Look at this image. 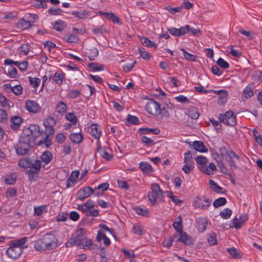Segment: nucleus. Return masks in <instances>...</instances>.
<instances>
[{"label":"nucleus","mask_w":262,"mask_h":262,"mask_svg":"<svg viewBox=\"0 0 262 262\" xmlns=\"http://www.w3.org/2000/svg\"><path fill=\"white\" fill-rule=\"evenodd\" d=\"M58 239L51 233L45 234L41 238L34 242V247L36 251L45 252L55 249L58 245Z\"/></svg>","instance_id":"nucleus-1"},{"label":"nucleus","mask_w":262,"mask_h":262,"mask_svg":"<svg viewBox=\"0 0 262 262\" xmlns=\"http://www.w3.org/2000/svg\"><path fill=\"white\" fill-rule=\"evenodd\" d=\"M145 108L148 114L160 117V118H168L169 116L168 110L164 106L161 108L160 104L152 99L146 103Z\"/></svg>","instance_id":"nucleus-2"},{"label":"nucleus","mask_w":262,"mask_h":262,"mask_svg":"<svg viewBox=\"0 0 262 262\" xmlns=\"http://www.w3.org/2000/svg\"><path fill=\"white\" fill-rule=\"evenodd\" d=\"M56 124L55 120L52 117H48L43 122V125L46 127V131L43 134L45 136L44 140H40L38 142V145L41 146L44 144L47 147L51 145V140L54 133L53 126Z\"/></svg>","instance_id":"nucleus-3"},{"label":"nucleus","mask_w":262,"mask_h":262,"mask_svg":"<svg viewBox=\"0 0 262 262\" xmlns=\"http://www.w3.org/2000/svg\"><path fill=\"white\" fill-rule=\"evenodd\" d=\"M95 202L92 200H89L81 205L78 206V209L81 210L87 216L96 217L99 214L98 210L95 209Z\"/></svg>","instance_id":"nucleus-4"},{"label":"nucleus","mask_w":262,"mask_h":262,"mask_svg":"<svg viewBox=\"0 0 262 262\" xmlns=\"http://www.w3.org/2000/svg\"><path fill=\"white\" fill-rule=\"evenodd\" d=\"M151 189V191L148 193V197L149 201L152 205L156 203L157 200L162 201L163 200L164 197L163 192L158 184H152Z\"/></svg>","instance_id":"nucleus-5"},{"label":"nucleus","mask_w":262,"mask_h":262,"mask_svg":"<svg viewBox=\"0 0 262 262\" xmlns=\"http://www.w3.org/2000/svg\"><path fill=\"white\" fill-rule=\"evenodd\" d=\"M85 230L83 228L77 230L75 234L72 235L70 240L67 243V247L72 246L73 244L81 247V242L85 238Z\"/></svg>","instance_id":"nucleus-6"},{"label":"nucleus","mask_w":262,"mask_h":262,"mask_svg":"<svg viewBox=\"0 0 262 262\" xmlns=\"http://www.w3.org/2000/svg\"><path fill=\"white\" fill-rule=\"evenodd\" d=\"M219 120L221 122L231 126H234L236 124V116L232 111H227L224 114H220Z\"/></svg>","instance_id":"nucleus-7"},{"label":"nucleus","mask_w":262,"mask_h":262,"mask_svg":"<svg viewBox=\"0 0 262 262\" xmlns=\"http://www.w3.org/2000/svg\"><path fill=\"white\" fill-rule=\"evenodd\" d=\"M222 154L223 156H226L225 158L229 163L231 170H235L237 167L235 164L234 159L239 160V156L232 150H227L225 152H222Z\"/></svg>","instance_id":"nucleus-8"},{"label":"nucleus","mask_w":262,"mask_h":262,"mask_svg":"<svg viewBox=\"0 0 262 262\" xmlns=\"http://www.w3.org/2000/svg\"><path fill=\"white\" fill-rule=\"evenodd\" d=\"M10 247L6 251L7 255L12 258L16 259L18 258L23 252L21 248L17 246H14L10 244Z\"/></svg>","instance_id":"nucleus-9"},{"label":"nucleus","mask_w":262,"mask_h":262,"mask_svg":"<svg viewBox=\"0 0 262 262\" xmlns=\"http://www.w3.org/2000/svg\"><path fill=\"white\" fill-rule=\"evenodd\" d=\"M210 203L211 202L205 197H198L195 200L194 206L195 208L206 209L210 205Z\"/></svg>","instance_id":"nucleus-10"},{"label":"nucleus","mask_w":262,"mask_h":262,"mask_svg":"<svg viewBox=\"0 0 262 262\" xmlns=\"http://www.w3.org/2000/svg\"><path fill=\"white\" fill-rule=\"evenodd\" d=\"M26 108L28 112L33 113H38L41 108L39 105L36 101L32 100L26 101Z\"/></svg>","instance_id":"nucleus-11"},{"label":"nucleus","mask_w":262,"mask_h":262,"mask_svg":"<svg viewBox=\"0 0 262 262\" xmlns=\"http://www.w3.org/2000/svg\"><path fill=\"white\" fill-rule=\"evenodd\" d=\"M94 191L90 187H85L78 192V199L81 201H83L84 199L89 197Z\"/></svg>","instance_id":"nucleus-12"},{"label":"nucleus","mask_w":262,"mask_h":262,"mask_svg":"<svg viewBox=\"0 0 262 262\" xmlns=\"http://www.w3.org/2000/svg\"><path fill=\"white\" fill-rule=\"evenodd\" d=\"M247 219L248 217L246 214L239 215V219L235 217L231 221V225L230 227H235L236 229H240Z\"/></svg>","instance_id":"nucleus-13"},{"label":"nucleus","mask_w":262,"mask_h":262,"mask_svg":"<svg viewBox=\"0 0 262 262\" xmlns=\"http://www.w3.org/2000/svg\"><path fill=\"white\" fill-rule=\"evenodd\" d=\"M90 134L97 140V147H101L99 139L101 135V132L99 127L96 124H93L90 126Z\"/></svg>","instance_id":"nucleus-14"},{"label":"nucleus","mask_w":262,"mask_h":262,"mask_svg":"<svg viewBox=\"0 0 262 262\" xmlns=\"http://www.w3.org/2000/svg\"><path fill=\"white\" fill-rule=\"evenodd\" d=\"M96 154L106 160H110L113 157V150L111 148H97Z\"/></svg>","instance_id":"nucleus-15"},{"label":"nucleus","mask_w":262,"mask_h":262,"mask_svg":"<svg viewBox=\"0 0 262 262\" xmlns=\"http://www.w3.org/2000/svg\"><path fill=\"white\" fill-rule=\"evenodd\" d=\"M189 28V25H185L184 27H182L179 29L175 28H168L167 31L169 33L174 36L180 37L183 36L185 34V31L187 30V28Z\"/></svg>","instance_id":"nucleus-16"},{"label":"nucleus","mask_w":262,"mask_h":262,"mask_svg":"<svg viewBox=\"0 0 262 262\" xmlns=\"http://www.w3.org/2000/svg\"><path fill=\"white\" fill-rule=\"evenodd\" d=\"M23 119L21 117L18 116H14L10 118V127L13 130L18 129L21 124L22 123Z\"/></svg>","instance_id":"nucleus-17"},{"label":"nucleus","mask_w":262,"mask_h":262,"mask_svg":"<svg viewBox=\"0 0 262 262\" xmlns=\"http://www.w3.org/2000/svg\"><path fill=\"white\" fill-rule=\"evenodd\" d=\"M79 175V171L78 170L73 171L71 174L70 177L66 181L67 187H70L73 186L76 183Z\"/></svg>","instance_id":"nucleus-18"},{"label":"nucleus","mask_w":262,"mask_h":262,"mask_svg":"<svg viewBox=\"0 0 262 262\" xmlns=\"http://www.w3.org/2000/svg\"><path fill=\"white\" fill-rule=\"evenodd\" d=\"M29 128L33 136L37 137L38 136H41L42 138V140H44V138H45V136H43V134L45 132L40 131L38 125L35 124L30 125Z\"/></svg>","instance_id":"nucleus-19"},{"label":"nucleus","mask_w":262,"mask_h":262,"mask_svg":"<svg viewBox=\"0 0 262 262\" xmlns=\"http://www.w3.org/2000/svg\"><path fill=\"white\" fill-rule=\"evenodd\" d=\"M180 237L177 240L184 243L185 245H190L192 243V238L190 235H188L186 232H182L179 233Z\"/></svg>","instance_id":"nucleus-20"},{"label":"nucleus","mask_w":262,"mask_h":262,"mask_svg":"<svg viewBox=\"0 0 262 262\" xmlns=\"http://www.w3.org/2000/svg\"><path fill=\"white\" fill-rule=\"evenodd\" d=\"M4 86L6 89H10L16 95L21 94L23 92V88L20 85H16L12 86L10 83H8L5 84Z\"/></svg>","instance_id":"nucleus-21"},{"label":"nucleus","mask_w":262,"mask_h":262,"mask_svg":"<svg viewBox=\"0 0 262 262\" xmlns=\"http://www.w3.org/2000/svg\"><path fill=\"white\" fill-rule=\"evenodd\" d=\"M41 162H43L45 164H48L50 162L53 158L51 152L48 150L44 151L40 157Z\"/></svg>","instance_id":"nucleus-22"},{"label":"nucleus","mask_w":262,"mask_h":262,"mask_svg":"<svg viewBox=\"0 0 262 262\" xmlns=\"http://www.w3.org/2000/svg\"><path fill=\"white\" fill-rule=\"evenodd\" d=\"M140 134L144 135V134H152L154 135H158L160 130L159 128H140L139 130Z\"/></svg>","instance_id":"nucleus-23"},{"label":"nucleus","mask_w":262,"mask_h":262,"mask_svg":"<svg viewBox=\"0 0 262 262\" xmlns=\"http://www.w3.org/2000/svg\"><path fill=\"white\" fill-rule=\"evenodd\" d=\"M177 220V221L173 222L172 226L178 232L180 233L183 232L182 218L181 215H179Z\"/></svg>","instance_id":"nucleus-24"},{"label":"nucleus","mask_w":262,"mask_h":262,"mask_svg":"<svg viewBox=\"0 0 262 262\" xmlns=\"http://www.w3.org/2000/svg\"><path fill=\"white\" fill-rule=\"evenodd\" d=\"M139 168L143 173H149L154 171L152 166L146 162H141L139 165Z\"/></svg>","instance_id":"nucleus-25"},{"label":"nucleus","mask_w":262,"mask_h":262,"mask_svg":"<svg viewBox=\"0 0 262 262\" xmlns=\"http://www.w3.org/2000/svg\"><path fill=\"white\" fill-rule=\"evenodd\" d=\"M219 92L221 93L219 95L217 103L220 105H223L227 100V92L226 90H220Z\"/></svg>","instance_id":"nucleus-26"},{"label":"nucleus","mask_w":262,"mask_h":262,"mask_svg":"<svg viewBox=\"0 0 262 262\" xmlns=\"http://www.w3.org/2000/svg\"><path fill=\"white\" fill-rule=\"evenodd\" d=\"M186 114L193 119H197L200 116L198 109L194 107H190Z\"/></svg>","instance_id":"nucleus-27"},{"label":"nucleus","mask_w":262,"mask_h":262,"mask_svg":"<svg viewBox=\"0 0 262 262\" xmlns=\"http://www.w3.org/2000/svg\"><path fill=\"white\" fill-rule=\"evenodd\" d=\"M141 41L144 46L154 49H156L157 47V45L155 42L151 41L146 37L142 38L141 39Z\"/></svg>","instance_id":"nucleus-28"},{"label":"nucleus","mask_w":262,"mask_h":262,"mask_svg":"<svg viewBox=\"0 0 262 262\" xmlns=\"http://www.w3.org/2000/svg\"><path fill=\"white\" fill-rule=\"evenodd\" d=\"M198 229L200 232H204L206 228V226L207 225V222L206 219L201 218L199 219L198 220Z\"/></svg>","instance_id":"nucleus-29"},{"label":"nucleus","mask_w":262,"mask_h":262,"mask_svg":"<svg viewBox=\"0 0 262 262\" xmlns=\"http://www.w3.org/2000/svg\"><path fill=\"white\" fill-rule=\"evenodd\" d=\"M133 230L134 233L139 236L144 234V227L139 223L133 226Z\"/></svg>","instance_id":"nucleus-30"},{"label":"nucleus","mask_w":262,"mask_h":262,"mask_svg":"<svg viewBox=\"0 0 262 262\" xmlns=\"http://www.w3.org/2000/svg\"><path fill=\"white\" fill-rule=\"evenodd\" d=\"M70 139L75 143H80L83 139V136L80 133H72L70 135Z\"/></svg>","instance_id":"nucleus-31"},{"label":"nucleus","mask_w":262,"mask_h":262,"mask_svg":"<svg viewBox=\"0 0 262 262\" xmlns=\"http://www.w3.org/2000/svg\"><path fill=\"white\" fill-rule=\"evenodd\" d=\"M18 165L24 168H28L31 167V161L30 158L21 159L19 160Z\"/></svg>","instance_id":"nucleus-32"},{"label":"nucleus","mask_w":262,"mask_h":262,"mask_svg":"<svg viewBox=\"0 0 262 262\" xmlns=\"http://www.w3.org/2000/svg\"><path fill=\"white\" fill-rule=\"evenodd\" d=\"M184 163L186 164H194L192 154L190 151H188L184 154Z\"/></svg>","instance_id":"nucleus-33"},{"label":"nucleus","mask_w":262,"mask_h":262,"mask_svg":"<svg viewBox=\"0 0 262 262\" xmlns=\"http://www.w3.org/2000/svg\"><path fill=\"white\" fill-rule=\"evenodd\" d=\"M226 149V148H220V153L214 152L213 150L212 151L213 157L214 159L217 162V163L221 161L222 157H226V156H223L222 154V152H224L223 150L225 151V152H226V151H227Z\"/></svg>","instance_id":"nucleus-34"},{"label":"nucleus","mask_w":262,"mask_h":262,"mask_svg":"<svg viewBox=\"0 0 262 262\" xmlns=\"http://www.w3.org/2000/svg\"><path fill=\"white\" fill-rule=\"evenodd\" d=\"M66 26L62 20H58L55 21L54 25V29L57 31L61 32L65 29Z\"/></svg>","instance_id":"nucleus-35"},{"label":"nucleus","mask_w":262,"mask_h":262,"mask_svg":"<svg viewBox=\"0 0 262 262\" xmlns=\"http://www.w3.org/2000/svg\"><path fill=\"white\" fill-rule=\"evenodd\" d=\"M27 239L28 238L27 237H24L20 239L11 242L10 244L13 245L14 246H15L19 247L23 249L22 245H23L27 242Z\"/></svg>","instance_id":"nucleus-36"},{"label":"nucleus","mask_w":262,"mask_h":262,"mask_svg":"<svg viewBox=\"0 0 262 262\" xmlns=\"http://www.w3.org/2000/svg\"><path fill=\"white\" fill-rule=\"evenodd\" d=\"M56 111L60 114L64 113L67 111V105L63 101L60 102L57 105Z\"/></svg>","instance_id":"nucleus-37"},{"label":"nucleus","mask_w":262,"mask_h":262,"mask_svg":"<svg viewBox=\"0 0 262 262\" xmlns=\"http://www.w3.org/2000/svg\"><path fill=\"white\" fill-rule=\"evenodd\" d=\"M253 95V93L251 90V89L247 86L244 90L243 93L242 95L243 100H245V99H247Z\"/></svg>","instance_id":"nucleus-38"},{"label":"nucleus","mask_w":262,"mask_h":262,"mask_svg":"<svg viewBox=\"0 0 262 262\" xmlns=\"http://www.w3.org/2000/svg\"><path fill=\"white\" fill-rule=\"evenodd\" d=\"M99 52L96 48L92 49L87 53L88 58L91 61L94 60L98 56Z\"/></svg>","instance_id":"nucleus-39"},{"label":"nucleus","mask_w":262,"mask_h":262,"mask_svg":"<svg viewBox=\"0 0 262 262\" xmlns=\"http://www.w3.org/2000/svg\"><path fill=\"white\" fill-rule=\"evenodd\" d=\"M185 142L187 145L192 146V147H206L204 143L200 141H194L193 142L186 140Z\"/></svg>","instance_id":"nucleus-40"},{"label":"nucleus","mask_w":262,"mask_h":262,"mask_svg":"<svg viewBox=\"0 0 262 262\" xmlns=\"http://www.w3.org/2000/svg\"><path fill=\"white\" fill-rule=\"evenodd\" d=\"M232 211L229 208H225L220 213V216L224 219H229L232 214Z\"/></svg>","instance_id":"nucleus-41"},{"label":"nucleus","mask_w":262,"mask_h":262,"mask_svg":"<svg viewBox=\"0 0 262 262\" xmlns=\"http://www.w3.org/2000/svg\"><path fill=\"white\" fill-rule=\"evenodd\" d=\"M72 14L80 19L86 18L88 17L89 15L88 13L85 11H75L72 12Z\"/></svg>","instance_id":"nucleus-42"},{"label":"nucleus","mask_w":262,"mask_h":262,"mask_svg":"<svg viewBox=\"0 0 262 262\" xmlns=\"http://www.w3.org/2000/svg\"><path fill=\"white\" fill-rule=\"evenodd\" d=\"M209 183L211 186L212 190L215 191L216 193H221L223 188L219 186L213 180H210Z\"/></svg>","instance_id":"nucleus-43"},{"label":"nucleus","mask_w":262,"mask_h":262,"mask_svg":"<svg viewBox=\"0 0 262 262\" xmlns=\"http://www.w3.org/2000/svg\"><path fill=\"white\" fill-rule=\"evenodd\" d=\"M227 201L225 198H220L214 201L213 206L215 208H218L225 205Z\"/></svg>","instance_id":"nucleus-44"},{"label":"nucleus","mask_w":262,"mask_h":262,"mask_svg":"<svg viewBox=\"0 0 262 262\" xmlns=\"http://www.w3.org/2000/svg\"><path fill=\"white\" fill-rule=\"evenodd\" d=\"M63 78L62 74L56 72L53 77V79L57 84L61 85L62 84Z\"/></svg>","instance_id":"nucleus-45"},{"label":"nucleus","mask_w":262,"mask_h":262,"mask_svg":"<svg viewBox=\"0 0 262 262\" xmlns=\"http://www.w3.org/2000/svg\"><path fill=\"white\" fill-rule=\"evenodd\" d=\"M88 67L95 71H102L104 69V66L102 64H99L97 62H92L88 64Z\"/></svg>","instance_id":"nucleus-46"},{"label":"nucleus","mask_w":262,"mask_h":262,"mask_svg":"<svg viewBox=\"0 0 262 262\" xmlns=\"http://www.w3.org/2000/svg\"><path fill=\"white\" fill-rule=\"evenodd\" d=\"M181 50L183 52L184 56L187 60L194 61L196 60L197 56L196 55L189 54L184 49H181Z\"/></svg>","instance_id":"nucleus-47"},{"label":"nucleus","mask_w":262,"mask_h":262,"mask_svg":"<svg viewBox=\"0 0 262 262\" xmlns=\"http://www.w3.org/2000/svg\"><path fill=\"white\" fill-rule=\"evenodd\" d=\"M8 120V115L6 111L0 108V122L6 123Z\"/></svg>","instance_id":"nucleus-48"},{"label":"nucleus","mask_w":262,"mask_h":262,"mask_svg":"<svg viewBox=\"0 0 262 262\" xmlns=\"http://www.w3.org/2000/svg\"><path fill=\"white\" fill-rule=\"evenodd\" d=\"M66 118L73 124H76L77 119L76 116L73 113H68L66 115Z\"/></svg>","instance_id":"nucleus-49"},{"label":"nucleus","mask_w":262,"mask_h":262,"mask_svg":"<svg viewBox=\"0 0 262 262\" xmlns=\"http://www.w3.org/2000/svg\"><path fill=\"white\" fill-rule=\"evenodd\" d=\"M136 63V61L135 60L130 59L128 63H127L126 64L123 66L124 70L127 72L130 71L134 68V66Z\"/></svg>","instance_id":"nucleus-50"},{"label":"nucleus","mask_w":262,"mask_h":262,"mask_svg":"<svg viewBox=\"0 0 262 262\" xmlns=\"http://www.w3.org/2000/svg\"><path fill=\"white\" fill-rule=\"evenodd\" d=\"M176 237V235H173L172 236L170 237L169 239H165L162 242L163 246L167 248L170 247Z\"/></svg>","instance_id":"nucleus-51"},{"label":"nucleus","mask_w":262,"mask_h":262,"mask_svg":"<svg viewBox=\"0 0 262 262\" xmlns=\"http://www.w3.org/2000/svg\"><path fill=\"white\" fill-rule=\"evenodd\" d=\"M227 251L233 258H239L241 257L240 254L234 248H228L227 249Z\"/></svg>","instance_id":"nucleus-52"},{"label":"nucleus","mask_w":262,"mask_h":262,"mask_svg":"<svg viewBox=\"0 0 262 262\" xmlns=\"http://www.w3.org/2000/svg\"><path fill=\"white\" fill-rule=\"evenodd\" d=\"M182 170L186 174H188L193 171L194 169V166L192 164H186L182 167Z\"/></svg>","instance_id":"nucleus-53"},{"label":"nucleus","mask_w":262,"mask_h":262,"mask_svg":"<svg viewBox=\"0 0 262 262\" xmlns=\"http://www.w3.org/2000/svg\"><path fill=\"white\" fill-rule=\"evenodd\" d=\"M216 63L221 68L224 69H226L229 67V63L222 58H219Z\"/></svg>","instance_id":"nucleus-54"},{"label":"nucleus","mask_w":262,"mask_h":262,"mask_svg":"<svg viewBox=\"0 0 262 262\" xmlns=\"http://www.w3.org/2000/svg\"><path fill=\"white\" fill-rule=\"evenodd\" d=\"M41 166V161L40 160H36L34 162L31 161V167L35 168V169L37 170L38 171H40Z\"/></svg>","instance_id":"nucleus-55"},{"label":"nucleus","mask_w":262,"mask_h":262,"mask_svg":"<svg viewBox=\"0 0 262 262\" xmlns=\"http://www.w3.org/2000/svg\"><path fill=\"white\" fill-rule=\"evenodd\" d=\"M127 121L129 123H131L133 124H138L140 122L139 119L136 116H132L130 115H128Z\"/></svg>","instance_id":"nucleus-56"},{"label":"nucleus","mask_w":262,"mask_h":262,"mask_svg":"<svg viewBox=\"0 0 262 262\" xmlns=\"http://www.w3.org/2000/svg\"><path fill=\"white\" fill-rule=\"evenodd\" d=\"M195 160L197 163L202 165V166H204L207 164V160L206 157L203 156H198L195 158Z\"/></svg>","instance_id":"nucleus-57"},{"label":"nucleus","mask_w":262,"mask_h":262,"mask_svg":"<svg viewBox=\"0 0 262 262\" xmlns=\"http://www.w3.org/2000/svg\"><path fill=\"white\" fill-rule=\"evenodd\" d=\"M207 241L210 245H214L217 244L216 235L214 233H211L207 238Z\"/></svg>","instance_id":"nucleus-58"},{"label":"nucleus","mask_w":262,"mask_h":262,"mask_svg":"<svg viewBox=\"0 0 262 262\" xmlns=\"http://www.w3.org/2000/svg\"><path fill=\"white\" fill-rule=\"evenodd\" d=\"M107 19L111 20L114 23L118 24H120L121 23L120 18L113 12H111Z\"/></svg>","instance_id":"nucleus-59"},{"label":"nucleus","mask_w":262,"mask_h":262,"mask_svg":"<svg viewBox=\"0 0 262 262\" xmlns=\"http://www.w3.org/2000/svg\"><path fill=\"white\" fill-rule=\"evenodd\" d=\"M80 91L77 90H70L68 95L69 98L71 99H74L78 97L80 94Z\"/></svg>","instance_id":"nucleus-60"},{"label":"nucleus","mask_w":262,"mask_h":262,"mask_svg":"<svg viewBox=\"0 0 262 262\" xmlns=\"http://www.w3.org/2000/svg\"><path fill=\"white\" fill-rule=\"evenodd\" d=\"M83 241L84 242H81V246H82L84 249H90L91 246L92 245V242L91 239H89L85 237Z\"/></svg>","instance_id":"nucleus-61"},{"label":"nucleus","mask_w":262,"mask_h":262,"mask_svg":"<svg viewBox=\"0 0 262 262\" xmlns=\"http://www.w3.org/2000/svg\"><path fill=\"white\" fill-rule=\"evenodd\" d=\"M19 23L23 29H27L31 26L30 20L26 21L24 19H20Z\"/></svg>","instance_id":"nucleus-62"},{"label":"nucleus","mask_w":262,"mask_h":262,"mask_svg":"<svg viewBox=\"0 0 262 262\" xmlns=\"http://www.w3.org/2000/svg\"><path fill=\"white\" fill-rule=\"evenodd\" d=\"M29 81L31 84L35 88L38 87L39 83L40 82V79L38 78H32L30 77Z\"/></svg>","instance_id":"nucleus-63"},{"label":"nucleus","mask_w":262,"mask_h":262,"mask_svg":"<svg viewBox=\"0 0 262 262\" xmlns=\"http://www.w3.org/2000/svg\"><path fill=\"white\" fill-rule=\"evenodd\" d=\"M253 133L254 136L255 141L259 144V146H262V137L260 135H258V132L256 129H253Z\"/></svg>","instance_id":"nucleus-64"}]
</instances>
